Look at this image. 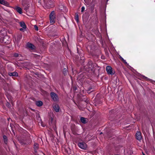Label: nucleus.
Wrapping results in <instances>:
<instances>
[{
  "mask_svg": "<svg viewBox=\"0 0 155 155\" xmlns=\"http://www.w3.org/2000/svg\"><path fill=\"white\" fill-rule=\"evenodd\" d=\"M6 106H7L8 107H9L10 106V104L9 103H7V104H6Z\"/></svg>",
  "mask_w": 155,
  "mask_h": 155,
  "instance_id": "24",
  "label": "nucleus"
},
{
  "mask_svg": "<svg viewBox=\"0 0 155 155\" xmlns=\"http://www.w3.org/2000/svg\"><path fill=\"white\" fill-rule=\"evenodd\" d=\"M8 36H5L3 38V41L4 43H8L9 42V41L8 40Z\"/></svg>",
  "mask_w": 155,
  "mask_h": 155,
  "instance_id": "13",
  "label": "nucleus"
},
{
  "mask_svg": "<svg viewBox=\"0 0 155 155\" xmlns=\"http://www.w3.org/2000/svg\"><path fill=\"white\" fill-rule=\"evenodd\" d=\"M51 98L54 101L58 100V99L57 95L54 92H51Z\"/></svg>",
  "mask_w": 155,
  "mask_h": 155,
  "instance_id": "5",
  "label": "nucleus"
},
{
  "mask_svg": "<svg viewBox=\"0 0 155 155\" xmlns=\"http://www.w3.org/2000/svg\"><path fill=\"white\" fill-rule=\"evenodd\" d=\"M53 108L54 110L57 112H59V111L60 108L59 106L56 104H54L53 106Z\"/></svg>",
  "mask_w": 155,
  "mask_h": 155,
  "instance_id": "8",
  "label": "nucleus"
},
{
  "mask_svg": "<svg viewBox=\"0 0 155 155\" xmlns=\"http://www.w3.org/2000/svg\"><path fill=\"white\" fill-rule=\"evenodd\" d=\"M23 0H21V2H22Z\"/></svg>",
  "mask_w": 155,
  "mask_h": 155,
  "instance_id": "31",
  "label": "nucleus"
},
{
  "mask_svg": "<svg viewBox=\"0 0 155 155\" xmlns=\"http://www.w3.org/2000/svg\"><path fill=\"white\" fill-rule=\"evenodd\" d=\"M119 58H120H120H121L122 57L121 56H120V57H119Z\"/></svg>",
  "mask_w": 155,
  "mask_h": 155,
  "instance_id": "27",
  "label": "nucleus"
},
{
  "mask_svg": "<svg viewBox=\"0 0 155 155\" xmlns=\"http://www.w3.org/2000/svg\"><path fill=\"white\" fill-rule=\"evenodd\" d=\"M81 121L83 123L85 124L86 123V121L85 118L81 117Z\"/></svg>",
  "mask_w": 155,
  "mask_h": 155,
  "instance_id": "16",
  "label": "nucleus"
},
{
  "mask_svg": "<svg viewBox=\"0 0 155 155\" xmlns=\"http://www.w3.org/2000/svg\"><path fill=\"white\" fill-rule=\"evenodd\" d=\"M84 9H85V8L84 7V6H83L81 8V12H84Z\"/></svg>",
  "mask_w": 155,
  "mask_h": 155,
  "instance_id": "23",
  "label": "nucleus"
},
{
  "mask_svg": "<svg viewBox=\"0 0 155 155\" xmlns=\"http://www.w3.org/2000/svg\"><path fill=\"white\" fill-rule=\"evenodd\" d=\"M36 105L38 107H40L42 105L43 103L41 101H37L36 102Z\"/></svg>",
  "mask_w": 155,
  "mask_h": 155,
  "instance_id": "11",
  "label": "nucleus"
},
{
  "mask_svg": "<svg viewBox=\"0 0 155 155\" xmlns=\"http://www.w3.org/2000/svg\"><path fill=\"white\" fill-rule=\"evenodd\" d=\"M78 146L80 148L83 149H86L87 147L86 144L83 142L79 143H78Z\"/></svg>",
  "mask_w": 155,
  "mask_h": 155,
  "instance_id": "4",
  "label": "nucleus"
},
{
  "mask_svg": "<svg viewBox=\"0 0 155 155\" xmlns=\"http://www.w3.org/2000/svg\"><path fill=\"white\" fill-rule=\"evenodd\" d=\"M20 25L24 29L26 28V25L25 23L23 22H20Z\"/></svg>",
  "mask_w": 155,
  "mask_h": 155,
  "instance_id": "14",
  "label": "nucleus"
},
{
  "mask_svg": "<svg viewBox=\"0 0 155 155\" xmlns=\"http://www.w3.org/2000/svg\"><path fill=\"white\" fill-rule=\"evenodd\" d=\"M67 69L65 68H64L63 71V72L64 75L67 74Z\"/></svg>",
  "mask_w": 155,
  "mask_h": 155,
  "instance_id": "19",
  "label": "nucleus"
},
{
  "mask_svg": "<svg viewBox=\"0 0 155 155\" xmlns=\"http://www.w3.org/2000/svg\"><path fill=\"white\" fill-rule=\"evenodd\" d=\"M88 68L89 71L91 70L94 72V68L96 67L97 64H93L91 61L89 62Z\"/></svg>",
  "mask_w": 155,
  "mask_h": 155,
  "instance_id": "3",
  "label": "nucleus"
},
{
  "mask_svg": "<svg viewBox=\"0 0 155 155\" xmlns=\"http://www.w3.org/2000/svg\"><path fill=\"white\" fill-rule=\"evenodd\" d=\"M24 30V28H21L20 29V30L21 31H23Z\"/></svg>",
  "mask_w": 155,
  "mask_h": 155,
  "instance_id": "25",
  "label": "nucleus"
},
{
  "mask_svg": "<svg viewBox=\"0 0 155 155\" xmlns=\"http://www.w3.org/2000/svg\"><path fill=\"white\" fill-rule=\"evenodd\" d=\"M121 60L123 61V62L126 64H127V65H128V64L127 63V62L126 61V60H124V58H121L120 59Z\"/></svg>",
  "mask_w": 155,
  "mask_h": 155,
  "instance_id": "17",
  "label": "nucleus"
},
{
  "mask_svg": "<svg viewBox=\"0 0 155 155\" xmlns=\"http://www.w3.org/2000/svg\"><path fill=\"white\" fill-rule=\"evenodd\" d=\"M15 9L16 11L20 14H21L22 13V9L20 7H17L15 8Z\"/></svg>",
  "mask_w": 155,
  "mask_h": 155,
  "instance_id": "12",
  "label": "nucleus"
},
{
  "mask_svg": "<svg viewBox=\"0 0 155 155\" xmlns=\"http://www.w3.org/2000/svg\"><path fill=\"white\" fill-rule=\"evenodd\" d=\"M3 138L4 143H5L7 144L8 140L7 137H6V136L4 135L3 137Z\"/></svg>",
  "mask_w": 155,
  "mask_h": 155,
  "instance_id": "15",
  "label": "nucleus"
},
{
  "mask_svg": "<svg viewBox=\"0 0 155 155\" xmlns=\"http://www.w3.org/2000/svg\"><path fill=\"white\" fill-rule=\"evenodd\" d=\"M143 77H144V78H147H147L146 77H145V76H143Z\"/></svg>",
  "mask_w": 155,
  "mask_h": 155,
  "instance_id": "26",
  "label": "nucleus"
},
{
  "mask_svg": "<svg viewBox=\"0 0 155 155\" xmlns=\"http://www.w3.org/2000/svg\"><path fill=\"white\" fill-rule=\"evenodd\" d=\"M106 70L107 73L108 74L112 75L115 74V72L114 70H113L112 67L110 66H107L106 68Z\"/></svg>",
  "mask_w": 155,
  "mask_h": 155,
  "instance_id": "1",
  "label": "nucleus"
},
{
  "mask_svg": "<svg viewBox=\"0 0 155 155\" xmlns=\"http://www.w3.org/2000/svg\"><path fill=\"white\" fill-rule=\"evenodd\" d=\"M8 74L10 76H17L18 75V73L15 72H10Z\"/></svg>",
  "mask_w": 155,
  "mask_h": 155,
  "instance_id": "10",
  "label": "nucleus"
},
{
  "mask_svg": "<svg viewBox=\"0 0 155 155\" xmlns=\"http://www.w3.org/2000/svg\"><path fill=\"white\" fill-rule=\"evenodd\" d=\"M42 126L43 127H44L45 126H43V125H42Z\"/></svg>",
  "mask_w": 155,
  "mask_h": 155,
  "instance_id": "29",
  "label": "nucleus"
},
{
  "mask_svg": "<svg viewBox=\"0 0 155 155\" xmlns=\"http://www.w3.org/2000/svg\"><path fill=\"white\" fill-rule=\"evenodd\" d=\"M75 19L76 20V21L77 22H78V21H79V17H78V15H77L75 16Z\"/></svg>",
  "mask_w": 155,
  "mask_h": 155,
  "instance_id": "20",
  "label": "nucleus"
},
{
  "mask_svg": "<svg viewBox=\"0 0 155 155\" xmlns=\"http://www.w3.org/2000/svg\"><path fill=\"white\" fill-rule=\"evenodd\" d=\"M136 137L137 140H140L142 138L141 133L139 131L137 132L136 135Z\"/></svg>",
  "mask_w": 155,
  "mask_h": 155,
  "instance_id": "6",
  "label": "nucleus"
},
{
  "mask_svg": "<svg viewBox=\"0 0 155 155\" xmlns=\"http://www.w3.org/2000/svg\"><path fill=\"white\" fill-rule=\"evenodd\" d=\"M50 22L52 24L55 22V13L54 11H52L50 13L49 15Z\"/></svg>",
  "mask_w": 155,
  "mask_h": 155,
  "instance_id": "2",
  "label": "nucleus"
},
{
  "mask_svg": "<svg viewBox=\"0 0 155 155\" xmlns=\"http://www.w3.org/2000/svg\"><path fill=\"white\" fill-rule=\"evenodd\" d=\"M102 134V133H100V134Z\"/></svg>",
  "mask_w": 155,
  "mask_h": 155,
  "instance_id": "30",
  "label": "nucleus"
},
{
  "mask_svg": "<svg viewBox=\"0 0 155 155\" xmlns=\"http://www.w3.org/2000/svg\"><path fill=\"white\" fill-rule=\"evenodd\" d=\"M34 147L35 149H37L38 147V144L37 143H35L34 144Z\"/></svg>",
  "mask_w": 155,
  "mask_h": 155,
  "instance_id": "18",
  "label": "nucleus"
},
{
  "mask_svg": "<svg viewBox=\"0 0 155 155\" xmlns=\"http://www.w3.org/2000/svg\"><path fill=\"white\" fill-rule=\"evenodd\" d=\"M19 55H20V54H18V53H15L14 54V56L15 57H19Z\"/></svg>",
  "mask_w": 155,
  "mask_h": 155,
  "instance_id": "21",
  "label": "nucleus"
},
{
  "mask_svg": "<svg viewBox=\"0 0 155 155\" xmlns=\"http://www.w3.org/2000/svg\"><path fill=\"white\" fill-rule=\"evenodd\" d=\"M34 28H35V30H36V31H38V27H37V26L36 25H35L34 26Z\"/></svg>",
  "mask_w": 155,
  "mask_h": 155,
  "instance_id": "22",
  "label": "nucleus"
},
{
  "mask_svg": "<svg viewBox=\"0 0 155 155\" xmlns=\"http://www.w3.org/2000/svg\"><path fill=\"white\" fill-rule=\"evenodd\" d=\"M0 4L5 6L8 5V3L4 0H0Z\"/></svg>",
  "mask_w": 155,
  "mask_h": 155,
  "instance_id": "9",
  "label": "nucleus"
},
{
  "mask_svg": "<svg viewBox=\"0 0 155 155\" xmlns=\"http://www.w3.org/2000/svg\"><path fill=\"white\" fill-rule=\"evenodd\" d=\"M27 47L31 49H34L35 48V46L33 44L29 43L27 44Z\"/></svg>",
  "mask_w": 155,
  "mask_h": 155,
  "instance_id": "7",
  "label": "nucleus"
},
{
  "mask_svg": "<svg viewBox=\"0 0 155 155\" xmlns=\"http://www.w3.org/2000/svg\"><path fill=\"white\" fill-rule=\"evenodd\" d=\"M143 155H145V154H144L143 152Z\"/></svg>",
  "mask_w": 155,
  "mask_h": 155,
  "instance_id": "28",
  "label": "nucleus"
}]
</instances>
